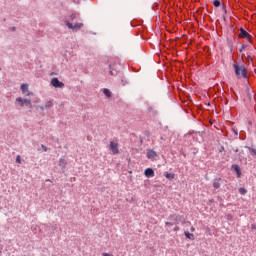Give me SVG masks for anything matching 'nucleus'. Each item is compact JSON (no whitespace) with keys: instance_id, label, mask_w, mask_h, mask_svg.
I'll return each instance as SVG.
<instances>
[{"instance_id":"1","label":"nucleus","mask_w":256,"mask_h":256,"mask_svg":"<svg viewBox=\"0 0 256 256\" xmlns=\"http://www.w3.org/2000/svg\"><path fill=\"white\" fill-rule=\"evenodd\" d=\"M66 27L73 31L74 33H77L80 29L83 27V22L81 21V15L77 12H72L69 14L64 21Z\"/></svg>"},{"instance_id":"2","label":"nucleus","mask_w":256,"mask_h":256,"mask_svg":"<svg viewBox=\"0 0 256 256\" xmlns=\"http://www.w3.org/2000/svg\"><path fill=\"white\" fill-rule=\"evenodd\" d=\"M235 75L238 77V79H247V68H245V65H239V63L235 62L233 64Z\"/></svg>"},{"instance_id":"3","label":"nucleus","mask_w":256,"mask_h":256,"mask_svg":"<svg viewBox=\"0 0 256 256\" xmlns=\"http://www.w3.org/2000/svg\"><path fill=\"white\" fill-rule=\"evenodd\" d=\"M239 39H247V41H249V43H252V36L249 35V32H247V30L240 28V33L238 35Z\"/></svg>"},{"instance_id":"4","label":"nucleus","mask_w":256,"mask_h":256,"mask_svg":"<svg viewBox=\"0 0 256 256\" xmlns=\"http://www.w3.org/2000/svg\"><path fill=\"white\" fill-rule=\"evenodd\" d=\"M16 103H19L20 107H31V99L18 97L16 98Z\"/></svg>"},{"instance_id":"5","label":"nucleus","mask_w":256,"mask_h":256,"mask_svg":"<svg viewBox=\"0 0 256 256\" xmlns=\"http://www.w3.org/2000/svg\"><path fill=\"white\" fill-rule=\"evenodd\" d=\"M51 86L55 87L56 89H63V87H65V84L59 81V78H53L51 80Z\"/></svg>"},{"instance_id":"6","label":"nucleus","mask_w":256,"mask_h":256,"mask_svg":"<svg viewBox=\"0 0 256 256\" xmlns=\"http://www.w3.org/2000/svg\"><path fill=\"white\" fill-rule=\"evenodd\" d=\"M22 94L26 97H33V92L29 91V84H22L20 87Z\"/></svg>"},{"instance_id":"7","label":"nucleus","mask_w":256,"mask_h":256,"mask_svg":"<svg viewBox=\"0 0 256 256\" xmlns=\"http://www.w3.org/2000/svg\"><path fill=\"white\" fill-rule=\"evenodd\" d=\"M110 151L113 153V155H119V143L111 141Z\"/></svg>"},{"instance_id":"8","label":"nucleus","mask_w":256,"mask_h":256,"mask_svg":"<svg viewBox=\"0 0 256 256\" xmlns=\"http://www.w3.org/2000/svg\"><path fill=\"white\" fill-rule=\"evenodd\" d=\"M147 159H151V161H154V159L157 157V152H155L152 149H148L146 153Z\"/></svg>"},{"instance_id":"9","label":"nucleus","mask_w":256,"mask_h":256,"mask_svg":"<svg viewBox=\"0 0 256 256\" xmlns=\"http://www.w3.org/2000/svg\"><path fill=\"white\" fill-rule=\"evenodd\" d=\"M179 219H181V216H179L177 214H173L168 217V220L172 221V223H174V225H179Z\"/></svg>"},{"instance_id":"10","label":"nucleus","mask_w":256,"mask_h":256,"mask_svg":"<svg viewBox=\"0 0 256 256\" xmlns=\"http://www.w3.org/2000/svg\"><path fill=\"white\" fill-rule=\"evenodd\" d=\"M109 73L110 75H117V64H110L109 65Z\"/></svg>"},{"instance_id":"11","label":"nucleus","mask_w":256,"mask_h":256,"mask_svg":"<svg viewBox=\"0 0 256 256\" xmlns=\"http://www.w3.org/2000/svg\"><path fill=\"white\" fill-rule=\"evenodd\" d=\"M221 181H222L221 178H215L213 180V187H214V189H220L221 188Z\"/></svg>"},{"instance_id":"12","label":"nucleus","mask_w":256,"mask_h":256,"mask_svg":"<svg viewBox=\"0 0 256 256\" xmlns=\"http://www.w3.org/2000/svg\"><path fill=\"white\" fill-rule=\"evenodd\" d=\"M144 175L146 176V177H155V171H153V169L152 168H147L146 170H145V172H144Z\"/></svg>"},{"instance_id":"13","label":"nucleus","mask_w":256,"mask_h":256,"mask_svg":"<svg viewBox=\"0 0 256 256\" xmlns=\"http://www.w3.org/2000/svg\"><path fill=\"white\" fill-rule=\"evenodd\" d=\"M59 167H61L62 169H65V167H67V160H65V158H60Z\"/></svg>"},{"instance_id":"14","label":"nucleus","mask_w":256,"mask_h":256,"mask_svg":"<svg viewBox=\"0 0 256 256\" xmlns=\"http://www.w3.org/2000/svg\"><path fill=\"white\" fill-rule=\"evenodd\" d=\"M245 149H248V151L251 153L252 157H256V149L251 146H245Z\"/></svg>"},{"instance_id":"15","label":"nucleus","mask_w":256,"mask_h":256,"mask_svg":"<svg viewBox=\"0 0 256 256\" xmlns=\"http://www.w3.org/2000/svg\"><path fill=\"white\" fill-rule=\"evenodd\" d=\"M103 93L105 95V97H107L108 99H110V97H112L113 93H111L110 89L104 88L103 89Z\"/></svg>"},{"instance_id":"16","label":"nucleus","mask_w":256,"mask_h":256,"mask_svg":"<svg viewBox=\"0 0 256 256\" xmlns=\"http://www.w3.org/2000/svg\"><path fill=\"white\" fill-rule=\"evenodd\" d=\"M184 235L187 239H190V241H195V235L189 233V232H184Z\"/></svg>"},{"instance_id":"17","label":"nucleus","mask_w":256,"mask_h":256,"mask_svg":"<svg viewBox=\"0 0 256 256\" xmlns=\"http://www.w3.org/2000/svg\"><path fill=\"white\" fill-rule=\"evenodd\" d=\"M164 176L166 177V179H175V174L173 173L165 172Z\"/></svg>"},{"instance_id":"18","label":"nucleus","mask_w":256,"mask_h":256,"mask_svg":"<svg viewBox=\"0 0 256 256\" xmlns=\"http://www.w3.org/2000/svg\"><path fill=\"white\" fill-rule=\"evenodd\" d=\"M233 169H234V171H236V173H237V175L239 177L241 175V169L237 165H234Z\"/></svg>"},{"instance_id":"19","label":"nucleus","mask_w":256,"mask_h":256,"mask_svg":"<svg viewBox=\"0 0 256 256\" xmlns=\"http://www.w3.org/2000/svg\"><path fill=\"white\" fill-rule=\"evenodd\" d=\"M51 107H53V102H52V101H47V102L45 103V109H49V108H51Z\"/></svg>"},{"instance_id":"20","label":"nucleus","mask_w":256,"mask_h":256,"mask_svg":"<svg viewBox=\"0 0 256 256\" xmlns=\"http://www.w3.org/2000/svg\"><path fill=\"white\" fill-rule=\"evenodd\" d=\"M213 5H214V7H220V6H221V1L215 0V1L213 2Z\"/></svg>"},{"instance_id":"21","label":"nucleus","mask_w":256,"mask_h":256,"mask_svg":"<svg viewBox=\"0 0 256 256\" xmlns=\"http://www.w3.org/2000/svg\"><path fill=\"white\" fill-rule=\"evenodd\" d=\"M239 193L241 195H245V194H247V190L245 188H239Z\"/></svg>"},{"instance_id":"22","label":"nucleus","mask_w":256,"mask_h":256,"mask_svg":"<svg viewBox=\"0 0 256 256\" xmlns=\"http://www.w3.org/2000/svg\"><path fill=\"white\" fill-rule=\"evenodd\" d=\"M246 61L247 63H253V57H251L250 55L246 56Z\"/></svg>"},{"instance_id":"23","label":"nucleus","mask_w":256,"mask_h":256,"mask_svg":"<svg viewBox=\"0 0 256 256\" xmlns=\"http://www.w3.org/2000/svg\"><path fill=\"white\" fill-rule=\"evenodd\" d=\"M245 49H247V45L243 44L240 48V53H243V51H245Z\"/></svg>"},{"instance_id":"24","label":"nucleus","mask_w":256,"mask_h":256,"mask_svg":"<svg viewBox=\"0 0 256 256\" xmlns=\"http://www.w3.org/2000/svg\"><path fill=\"white\" fill-rule=\"evenodd\" d=\"M165 225H167L168 227H173L175 225L174 222H165Z\"/></svg>"},{"instance_id":"25","label":"nucleus","mask_w":256,"mask_h":256,"mask_svg":"<svg viewBox=\"0 0 256 256\" xmlns=\"http://www.w3.org/2000/svg\"><path fill=\"white\" fill-rule=\"evenodd\" d=\"M16 163H21V156H20V155H18V156L16 157Z\"/></svg>"},{"instance_id":"26","label":"nucleus","mask_w":256,"mask_h":256,"mask_svg":"<svg viewBox=\"0 0 256 256\" xmlns=\"http://www.w3.org/2000/svg\"><path fill=\"white\" fill-rule=\"evenodd\" d=\"M234 135L237 137L239 135V132L237 130H235V128L232 129Z\"/></svg>"},{"instance_id":"27","label":"nucleus","mask_w":256,"mask_h":256,"mask_svg":"<svg viewBox=\"0 0 256 256\" xmlns=\"http://www.w3.org/2000/svg\"><path fill=\"white\" fill-rule=\"evenodd\" d=\"M41 148L43 149V151H45V152H47L48 151V148H47V146H45V145H41Z\"/></svg>"},{"instance_id":"28","label":"nucleus","mask_w":256,"mask_h":256,"mask_svg":"<svg viewBox=\"0 0 256 256\" xmlns=\"http://www.w3.org/2000/svg\"><path fill=\"white\" fill-rule=\"evenodd\" d=\"M102 255L103 256H113V254H109V253H106V252H104Z\"/></svg>"},{"instance_id":"29","label":"nucleus","mask_w":256,"mask_h":256,"mask_svg":"<svg viewBox=\"0 0 256 256\" xmlns=\"http://www.w3.org/2000/svg\"><path fill=\"white\" fill-rule=\"evenodd\" d=\"M41 111H45V106H40Z\"/></svg>"},{"instance_id":"30","label":"nucleus","mask_w":256,"mask_h":256,"mask_svg":"<svg viewBox=\"0 0 256 256\" xmlns=\"http://www.w3.org/2000/svg\"><path fill=\"white\" fill-rule=\"evenodd\" d=\"M174 231H179V226H176V227L174 228Z\"/></svg>"},{"instance_id":"31","label":"nucleus","mask_w":256,"mask_h":256,"mask_svg":"<svg viewBox=\"0 0 256 256\" xmlns=\"http://www.w3.org/2000/svg\"><path fill=\"white\" fill-rule=\"evenodd\" d=\"M190 231L193 233L195 231V227H191Z\"/></svg>"},{"instance_id":"32","label":"nucleus","mask_w":256,"mask_h":256,"mask_svg":"<svg viewBox=\"0 0 256 256\" xmlns=\"http://www.w3.org/2000/svg\"><path fill=\"white\" fill-rule=\"evenodd\" d=\"M16 29H17V28H15V27H12V28H11V31H16Z\"/></svg>"},{"instance_id":"33","label":"nucleus","mask_w":256,"mask_h":256,"mask_svg":"<svg viewBox=\"0 0 256 256\" xmlns=\"http://www.w3.org/2000/svg\"><path fill=\"white\" fill-rule=\"evenodd\" d=\"M248 123H249V125H253V122H251V121H249Z\"/></svg>"},{"instance_id":"34","label":"nucleus","mask_w":256,"mask_h":256,"mask_svg":"<svg viewBox=\"0 0 256 256\" xmlns=\"http://www.w3.org/2000/svg\"><path fill=\"white\" fill-rule=\"evenodd\" d=\"M240 139H242V141H245V138H243V137H241V136H240Z\"/></svg>"}]
</instances>
